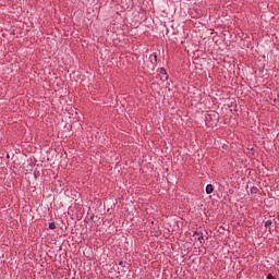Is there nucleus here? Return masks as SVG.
Here are the masks:
<instances>
[{
    "label": "nucleus",
    "instance_id": "nucleus-1",
    "mask_svg": "<svg viewBox=\"0 0 279 279\" xmlns=\"http://www.w3.org/2000/svg\"><path fill=\"white\" fill-rule=\"evenodd\" d=\"M214 191H215V187L213 186V184H208V185L206 186V193H207V195H210Z\"/></svg>",
    "mask_w": 279,
    "mask_h": 279
},
{
    "label": "nucleus",
    "instance_id": "nucleus-2",
    "mask_svg": "<svg viewBox=\"0 0 279 279\" xmlns=\"http://www.w3.org/2000/svg\"><path fill=\"white\" fill-rule=\"evenodd\" d=\"M159 73L160 75H166V80H169V76L167 75V70L165 68H160Z\"/></svg>",
    "mask_w": 279,
    "mask_h": 279
},
{
    "label": "nucleus",
    "instance_id": "nucleus-3",
    "mask_svg": "<svg viewBox=\"0 0 279 279\" xmlns=\"http://www.w3.org/2000/svg\"><path fill=\"white\" fill-rule=\"evenodd\" d=\"M197 241H199V243H204V233L201 232V234L197 238Z\"/></svg>",
    "mask_w": 279,
    "mask_h": 279
},
{
    "label": "nucleus",
    "instance_id": "nucleus-4",
    "mask_svg": "<svg viewBox=\"0 0 279 279\" xmlns=\"http://www.w3.org/2000/svg\"><path fill=\"white\" fill-rule=\"evenodd\" d=\"M48 228L49 230H56V222H50Z\"/></svg>",
    "mask_w": 279,
    "mask_h": 279
},
{
    "label": "nucleus",
    "instance_id": "nucleus-5",
    "mask_svg": "<svg viewBox=\"0 0 279 279\" xmlns=\"http://www.w3.org/2000/svg\"><path fill=\"white\" fill-rule=\"evenodd\" d=\"M271 223H274L271 220H267L265 222V228H270L271 227Z\"/></svg>",
    "mask_w": 279,
    "mask_h": 279
},
{
    "label": "nucleus",
    "instance_id": "nucleus-6",
    "mask_svg": "<svg viewBox=\"0 0 279 279\" xmlns=\"http://www.w3.org/2000/svg\"><path fill=\"white\" fill-rule=\"evenodd\" d=\"M201 233L202 232H199V231H194L193 236H199Z\"/></svg>",
    "mask_w": 279,
    "mask_h": 279
},
{
    "label": "nucleus",
    "instance_id": "nucleus-7",
    "mask_svg": "<svg viewBox=\"0 0 279 279\" xmlns=\"http://www.w3.org/2000/svg\"><path fill=\"white\" fill-rule=\"evenodd\" d=\"M155 62H158V54H154Z\"/></svg>",
    "mask_w": 279,
    "mask_h": 279
},
{
    "label": "nucleus",
    "instance_id": "nucleus-8",
    "mask_svg": "<svg viewBox=\"0 0 279 279\" xmlns=\"http://www.w3.org/2000/svg\"><path fill=\"white\" fill-rule=\"evenodd\" d=\"M119 265H123V262H119Z\"/></svg>",
    "mask_w": 279,
    "mask_h": 279
}]
</instances>
